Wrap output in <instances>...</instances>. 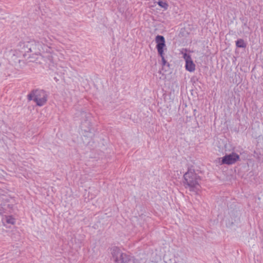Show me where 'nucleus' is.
<instances>
[{
	"mask_svg": "<svg viewBox=\"0 0 263 263\" xmlns=\"http://www.w3.org/2000/svg\"><path fill=\"white\" fill-rule=\"evenodd\" d=\"M47 95L43 90H33L28 95L29 100H33L39 106L44 105L47 102Z\"/></svg>",
	"mask_w": 263,
	"mask_h": 263,
	"instance_id": "obj_3",
	"label": "nucleus"
},
{
	"mask_svg": "<svg viewBox=\"0 0 263 263\" xmlns=\"http://www.w3.org/2000/svg\"><path fill=\"white\" fill-rule=\"evenodd\" d=\"M111 254L116 263H138L134 257L123 253L117 247L114 246L111 248Z\"/></svg>",
	"mask_w": 263,
	"mask_h": 263,
	"instance_id": "obj_2",
	"label": "nucleus"
},
{
	"mask_svg": "<svg viewBox=\"0 0 263 263\" xmlns=\"http://www.w3.org/2000/svg\"><path fill=\"white\" fill-rule=\"evenodd\" d=\"M238 219L239 218L237 217H235V218L234 219H232L231 220V223L232 224H233L234 223L236 222L238 220Z\"/></svg>",
	"mask_w": 263,
	"mask_h": 263,
	"instance_id": "obj_14",
	"label": "nucleus"
},
{
	"mask_svg": "<svg viewBox=\"0 0 263 263\" xmlns=\"http://www.w3.org/2000/svg\"><path fill=\"white\" fill-rule=\"evenodd\" d=\"M86 125L90 126V123L89 122H87V121H86L85 122L81 124V129H82V130H84L85 132H90L91 129L89 128V127H88L87 128H85V126Z\"/></svg>",
	"mask_w": 263,
	"mask_h": 263,
	"instance_id": "obj_11",
	"label": "nucleus"
},
{
	"mask_svg": "<svg viewBox=\"0 0 263 263\" xmlns=\"http://www.w3.org/2000/svg\"><path fill=\"white\" fill-rule=\"evenodd\" d=\"M81 115L83 117H86V112H81Z\"/></svg>",
	"mask_w": 263,
	"mask_h": 263,
	"instance_id": "obj_17",
	"label": "nucleus"
},
{
	"mask_svg": "<svg viewBox=\"0 0 263 263\" xmlns=\"http://www.w3.org/2000/svg\"><path fill=\"white\" fill-rule=\"evenodd\" d=\"M155 41L157 43L156 48L158 52L162 58V57H164L163 48L165 46V39L163 36L158 35L156 37Z\"/></svg>",
	"mask_w": 263,
	"mask_h": 263,
	"instance_id": "obj_5",
	"label": "nucleus"
},
{
	"mask_svg": "<svg viewBox=\"0 0 263 263\" xmlns=\"http://www.w3.org/2000/svg\"><path fill=\"white\" fill-rule=\"evenodd\" d=\"M185 68L190 72H193L195 70V65L192 60L185 62Z\"/></svg>",
	"mask_w": 263,
	"mask_h": 263,
	"instance_id": "obj_8",
	"label": "nucleus"
},
{
	"mask_svg": "<svg viewBox=\"0 0 263 263\" xmlns=\"http://www.w3.org/2000/svg\"><path fill=\"white\" fill-rule=\"evenodd\" d=\"M162 59V63H163V65H164L166 62V60H165L164 59V57H162V58H161Z\"/></svg>",
	"mask_w": 263,
	"mask_h": 263,
	"instance_id": "obj_15",
	"label": "nucleus"
},
{
	"mask_svg": "<svg viewBox=\"0 0 263 263\" xmlns=\"http://www.w3.org/2000/svg\"><path fill=\"white\" fill-rule=\"evenodd\" d=\"M2 222L4 226L8 224H13L15 222V219L11 216L4 215L2 219Z\"/></svg>",
	"mask_w": 263,
	"mask_h": 263,
	"instance_id": "obj_6",
	"label": "nucleus"
},
{
	"mask_svg": "<svg viewBox=\"0 0 263 263\" xmlns=\"http://www.w3.org/2000/svg\"><path fill=\"white\" fill-rule=\"evenodd\" d=\"M36 44L34 41H30L26 43L24 46L25 51L26 52H32L35 49Z\"/></svg>",
	"mask_w": 263,
	"mask_h": 263,
	"instance_id": "obj_7",
	"label": "nucleus"
},
{
	"mask_svg": "<svg viewBox=\"0 0 263 263\" xmlns=\"http://www.w3.org/2000/svg\"><path fill=\"white\" fill-rule=\"evenodd\" d=\"M158 4L159 6L164 9H166L168 6L167 4L165 2H163L162 1H159L158 2Z\"/></svg>",
	"mask_w": 263,
	"mask_h": 263,
	"instance_id": "obj_12",
	"label": "nucleus"
},
{
	"mask_svg": "<svg viewBox=\"0 0 263 263\" xmlns=\"http://www.w3.org/2000/svg\"><path fill=\"white\" fill-rule=\"evenodd\" d=\"M4 208H3L0 209V214L1 215H3L4 213H6L4 211Z\"/></svg>",
	"mask_w": 263,
	"mask_h": 263,
	"instance_id": "obj_16",
	"label": "nucleus"
},
{
	"mask_svg": "<svg viewBox=\"0 0 263 263\" xmlns=\"http://www.w3.org/2000/svg\"><path fill=\"white\" fill-rule=\"evenodd\" d=\"M183 58L185 60V62L186 61H190L192 60L191 59V57L190 56V55H189V54L186 53H184L183 54Z\"/></svg>",
	"mask_w": 263,
	"mask_h": 263,
	"instance_id": "obj_13",
	"label": "nucleus"
},
{
	"mask_svg": "<svg viewBox=\"0 0 263 263\" xmlns=\"http://www.w3.org/2000/svg\"><path fill=\"white\" fill-rule=\"evenodd\" d=\"M183 178V183L185 188H189L190 191L198 193L200 188L199 177L194 172L190 170L184 174Z\"/></svg>",
	"mask_w": 263,
	"mask_h": 263,
	"instance_id": "obj_1",
	"label": "nucleus"
},
{
	"mask_svg": "<svg viewBox=\"0 0 263 263\" xmlns=\"http://www.w3.org/2000/svg\"><path fill=\"white\" fill-rule=\"evenodd\" d=\"M46 62L49 64V66L50 68L54 66V57L52 54H48L46 57Z\"/></svg>",
	"mask_w": 263,
	"mask_h": 263,
	"instance_id": "obj_9",
	"label": "nucleus"
},
{
	"mask_svg": "<svg viewBox=\"0 0 263 263\" xmlns=\"http://www.w3.org/2000/svg\"><path fill=\"white\" fill-rule=\"evenodd\" d=\"M239 159V156L234 153L226 155L222 158L221 164H228L231 165L235 163Z\"/></svg>",
	"mask_w": 263,
	"mask_h": 263,
	"instance_id": "obj_4",
	"label": "nucleus"
},
{
	"mask_svg": "<svg viewBox=\"0 0 263 263\" xmlns=\"http://www.w3.org/2000/svg\"><path fill=\"white\" fill-rule=\"evenodd\" d=\"M236 45L239 48H246L247 46L246 43H245L243 40L241 39H238L236 42Z\"/></svg>",
	"mask_w": 263,
	"mask_h": 263,
	"instance_id": "obj_10",
	"label": "nucleus"
}]
</instances>
